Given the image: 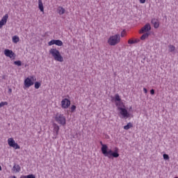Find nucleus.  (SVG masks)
<instances>
[{"label":"nucleus","mask_w":178,"mask_h":178,"mask_svg":"<svg viewBox=\"0 0 178 178\" xmlns=\"http://www.w3.org/2000/svg\"><path fill=\"white\" fill-rule=\"evenodd\" d=\"M102 145V154L108 157V159H112L113 158H118L119 157V149L115 148L114 152H112V149H108V145H104L102 142H101Z\"/></svg>","instance_id":"1"},{"label":"nucleus","mask_w":178,"mask_h":178,"mask_svg":"<svg viewBox=\"0 0 178 178\" xmlns=\"http://www.w3.org/2000/svg\"><path fill=\"white\" fill-rule=\"evenodd\" d=\"M49 54L52 56L56 61L60 63L64 61V58L58 49L56 48H51L49 50Z\"/></svg>","instance_id":"2"},{"label":"nucleus","mask_w":178,"mask_h":178,"mask_svg":"<svg viewBox=\"0 0 178 178\" xmlns=\"http://www.w3.org/2000/svg\"><path fill=\"white\" fill-rule=\"evenodd\" d=\"M120 42V34H115L109 37L108 43L111 46H115Z\"/></svg>","instance_id":"3"},{"label":"nucleus","mask_w":178,"mask_h":178,"mask_svg":"<svg viewBox=\"0 0 178 178\" xmlns=\"http://www.w3.org/2000/svg\"><path fill=\"white\" fill-rule=\"evenodd\" d=\"M55 120L59 124L62 126H65L66 124V117L64 114H60V113H57L55 115Z\"/></svg>","instance_id":"4"},{"label":"nucleus","mask_w":178,"mask_h":178,"mask_svg":"<svg viewBox=\"0 0 178 178\" xmlns=\"http://www.w3.org/2000/svg\"><path fill=\"white\" fill-rule=\"evenodd\" d=\"M36 81V78L34 76H29L24 80V84L25 88H29L34 85V82Z\"/></svg>","instance_id":"5"},{"label":"nucleus","mask_w":178,"mask_h":178,"mask_svg":"<svg viewBox=\"0 0 178 178\" xmlns=\"http://www.w3.org/2000/svg\"><path fill=\"white\" fill-rule=\"evenodd\" d=\"M118 110L120 111V118L122 119H127L130 118V113L126 110V108H123V107H118Z\"/></svg>","instance_id":"6"},{"label":"nucleus","mask_w":178,"mask_h":178,"mask_svg":"<svg viewBox=\"0 0 178 178\" xmlns=\"http://www.w3.org/2000/svg\"><path fill=\"white\" fill-rule=\"evenodd\" d=\"M8 144L10 147H13L15 149H20V146L17 143H15V141L13 138L8 139Z\"/></svg>","instance_id":"7"},{"label":"nucleus","mask_w":178,"mask_h":178,"mask_svg":"<svg viewBox=\"0 0 178 178\" xmlns=\"http://www.w3.org/2000/svg\"><path fill=\"white\" fill-rule=\"evenodd\" d=\"M71 105V102L69 100V99H63L61 101V107L64 109L68 108Z\"/></svg>","instance_id":"8"},{"label":"nucleus","mask_w":178,"mask_h":178,"mask_svg":"<svg viewBox=\"0 0 178 178\" xmlns=\"http://www.w3.org/2000/svg\"><path fill=\"white\" fill-rule=\"evenodd\" d=\"M8 17V14H6L4 16H3V17L0 20V29H1L3 26H5L7 24Z\"/></svg>","instance_id":"9"},{"label":"nucleus","mask_w":178,"mask_h":178,"mask_svg":"<svg viewBox=\"0 0 178 178\" xmlns=\"http://www.w3.org/2000/svg\"><path fill=\"white\" fill-rule=\"evenodd\" d=\"M149 31H151V24H149V23H147L143 27H142L140 33H147Z\"/></svg>","instance_id":"10"},{"label":"nucleus","mask_w":178,"mask_h":178,"mask_svg":"<svg viewBox=\"0 0 178 178\" xmlns=\"http://www.w3.org/2000/svg\"><path fill=\"white\" fill-rule=\"evenodd\" d=\"M4 55L7 57L12 58L15 56V53L13 51V50L6 49L4 50Z\"/></svg>","instance_id":"11"},{"label":"nucleus","mask_w":178,"mask_h":178,"mask_svg":"<svg viewBox=\"0 0 178 178\" xmlns=\"http://www.w3.org/2000/svg\"><path fill=\"white\" fill-rule=\"evenodd\" d=\"M151 23L154 25V29L159 28V20L156 18L152 19Z\"/></svg>","instance_id":"12"},{"label":"nucleus","mask_w":178,"mask_h":178,"mask_svg":"<svg viewBox=\"0 0 178 178\" xmlns=\"http://www.w3.org/2000/svg\"><path fill=\"white\" fill-rule=\"evenodd\" d=\"M60 130V127L58 124H54V136H57Z\"/></svg>","instance_id":"13"},{"label":"nucleus","mask_w":178,"mask_h":178,"mask_svg":"<svg viewBox=\"0 0 178 178\" xmlns=\"http://www.w3.org/2000/svg\"><path fill=\"white\" fill-rule=\"evenodd\" d=\"M57 12L60 15H63L65 13L66 10L62 6H58L57 9Z\"/></svg>","instance_id":"14"},{"label":"nucleus","mask_w":178,"mask_h":178,"mask_svg":"<svg viewBox=\"0 0 178 178\" xmlns=\"http://www.w3.org/2000/svg\"><path fill=\"white\" fill-rule=\"evenodd\" d=\"M140 42V39L136 38V39H129L128 40V44H134Z\"/></svg>","instance_id":"15"},{"label":"nucleus","mask_w":178,"mask_h":178,"mask_svg":"<svg viewBox=\"0 0 178 178\" xmlns=\"http://www.w3.org/2000/svg\"><path fill=\"white\" fill-rule=\"evenodd\" d=\"M38 8L41 12H44V5L42 0H38Z\"/></svg>","instance_id":"16"},{"label":"nucleus","mask_w":178,"mask_h":178,"mask_svg":"<svg viewBox=\"0 0 178 178\" xmlns=\"http://www.w3.org/2000/svg\"><path fill=\"white\" fill-rule=\"evenodd\" d=\"M13 171L15 172H19L21 171V167L19 165H14L13 167Z\"/></svg>","instance_id":"17"},{"label":"nucleus","mask_w":178,"mask_h":178,"mask_svg":"<svg viewBox=\"0 0 178 178\" xmlns=\"http://www.w3.org/2000/svg\"><path fill=\"white\" fill-rule=\"evenodd\" d=\"M148 36H149V33H143V34L140 36V40H145V39L148 38Z\"/></svg>","instance_id":"18"},{"label":"nucleus","mask_w":178,"mask_h":178,"mask_svg":"<svg viewBox=\"0 0 178 178\" xmlns=\"http://www.w3.org/2000/svg\"><path fill=\"white\" fill-rule=\"evenodd\" d=\"M55 44L58 47H62L63 45V42L60 40H55Z\"/></svg>","instance_id":"19"},{"label":"nucleus","mask_w":178,"mask_h":178,"mask_svg":"<svg viewBox=\"0 0 178 178\" xmlns=\"http://www.w3.org/2000/svg\"><path fill=\"white\" fill-rule=\"evenodd\" d=\"M131 127H133V124H131V122H128V124L124 127V129L129 130Z\"/></svg>","instance_id":"20"},{"label":"nucleus","mask_w":178,"mask_h":178,"mask_svg":"<svg viewBox=\"0 0 178 178\" xmlns=\"http://www.w3.org/2000/svg\"><path fill=\"white\" fill-rule=\"evenodd\" d=\"M13 42L14 43H17V42H19V36L14 35V36L13 37Z\"/></svg>","instance_id":"21"},{"label":"nucleus","mask_w":178,"mask_h":178,"mask_svg":"<svg viewBox=\"0 0 178 178\" xmlns=\"http://www.w3.org/2000/svg\"><path fill=\"white\" fill-rule=\"evenodd\" d=\"M114 99H115V102H120V101L122 100V99H120V96H119V95H115Z\"/></svg>","instance_id":"22"},{"label":"nucleus","mask_w":178,"mask_h":178,"mask_svg":"<svg viewBox=\"0 0 178 178\" xmlns=\"http://www.w3.org/2000/svg\"><path fill=\"white\" fill-rule=\"evenodd\" d=\"M41 86L40 82H35V88L39 89Z\"/></svg>","instance_id":"23"},{"label":"nucleus","mask_w":178,"mask_h":178,"mask_svg":"<svg viewBox=\"0 0 178 178\" xmlns=\"http://www.w3.org/2000/svg\"><path fill=\"white\" fill-rule=\"evenodd\" d=\"M14 64L19 67L22 66V61L21 60H15L14 61Z\"/></svg>","instance_id":"24"},{"label":"nucleus","mask_w":178,"mask_h":178,"mask_svg":"<svg viewBox=\"0 0 178 178\" xmlns=\"http://www.w3.org/2000/svg\"><path fill=\"white\" fill-rule=\"evenodd\" d=\"M8 102H1L0 103V108L4 106H8Z\"/></svg>","instance_id":"25"},{"label":"nucleus","mask_w":178,"mask_h":178,"mask_svg":"<svg viewBox=\"0 0 178 178\" xmlns=\"http://www.w3.org/2000/svg\"><path fill=\"white\" fill-rule=\"evenodd\" d=\"M54 44H55V40H51V41H49L48 42L49 46H52V45H54Z\"/></svg>","instance_id":"26"},{"label":"nucleus","mask_w":178,"mask_h":178,"mask_svg":"<svg viewBox=\"0 0 178 178\" xmlns=\"http://www.w3.org/2000/svg\"><path fill=\"white\" fill-rule=\"evenodd\" d=\"M175 50V47L173 46V45H170L169 46V51H170V52H172V51H173Z\"/></svg>","instance_id":"27"},{"label":"nucleus","mask_w":178,"mask_h":178,"mask_svg":"<svg viewBox=\"0 0 178 178\" xmlns=\"http://www.w3.org/2000/svg\"><path fill=\"white\" fill-rule=\"evenodd\" d=\"M76 109V106H72L71 107V112L74 113Z\"/></svg>","instance_id":"28"},{"label":"nucleus","mask_w":178,"mask_h":178,"mask_svg":"<svg viewBox=\"0 0 178 178\" xmlns=\"http://www.w3.org/2000/svg\"><path fill=\"white\" fill-rule=\"evenodd\" d=\"M115 105H116L118 108H121L120 106L122 105V102H117V103H115Z\"/></svg>","instance_id":"29"},{"label":"nucleus","mask_w":178,"mask_h":178,"mask_svg":"<svg viewBox=\"0 0 178 178\" xmlns=\"http://www.w3.org/2000/svg\"><path fill=\"white\" fill-rule=\"evenodd\" d=\"M163 159H165V160H168L169 159V156H168V155H167V154H163Z\"/></svg>","instance_id":"30"},{"label":"nucleus","mask_w":178,"mask_h":178,"mask_svg":"<svg viewBox=\"0 0 178 178\" xmlns=\"http://www.w3.org/2000/svg\"><path fill=\"white\" fill-rule=\"evenodd\" d=\"M26 178H35V177L33 175H29L28 176H26Z\"/></svg>","instance_id":"31"},{"label":"nucleus","mask_w":178,"mask_h":178,"mask_svg":"<svg viewBox=\"0 0 178 178\" xmlns=\"http://www.w3.org/2000/svg\"><path fill=\"white\" fill-rule=\"evenodd\" d=\"M150 94H151L152 95H154L155 94V90H154V89H152V90H150Z\"/></svg>","instance_id":"32"},{"label":"nucleus","mask_w":178,"mask_h":178,"mask_svg":"<svg viewBox=\"0 0 178 178\" xmlns=\"http://www.w3.org/2000/svg\"><path fill=\"white\" fill-rule=\"evenodd\" d=\"M145 1L146 0H139L140 3H142V4L145 3Z\"/></svg>","instance_id":"33"},{"label":"nucleus","mask_w":178,"mask_h":178,"mask_svg":"<svg viewBox=\"0 0 178 178\" xmlns=\"http://www.w3.org/2000/svg\"><path fill=\"white\" fill-rule=\"evenodd\" d=\"M143 92L147 94L148 92V90H147L146 88H143Z\"/></svg>","instance_id":"34"},{"label":"nucleus","mask_w":178,"mask_h":178,"mask_svg":"<svg viewBox=\"0 0 178 178\" xmlns=\"http://www.w3.org/2000/svg\"><path fill=\"white\" fill-rule=\"evenodd\" d=\"M121 37L122 38L124 37V34H123V32H122V33H121Z\"/></svg>","instance_id":"35"},{"label":"nucleus","mask_w":178,"mask_h":178,"mask_svg":"<svg viewBox=\"0 0 178 178\" xmlns=\"http://www.w3.org/2000/svg\"><path fill=\"white\" fill-rule=\"evenodd\" d=\"M20 178H26V176H22Z\"/></svg>","instance_id":"36"},{"label":"nucleus","mask_w":178,"mask_h":178,"mask_svg":"<svg viewBox=\"0 0 178 178\" xmlns=\"http://www.w3.org/2000/svg\"><path fill=\"white\" fill-rule=\"evenodd\" d=\"M10 178H17L15 176H12Z\"/></svg>","instance_id":"37"},{"label":"nucleus","mask_w":178,"mask_h":178,"mask_svg":"<svg viewBox=\"0 0 178 178\" xmlns=\"http://www.w3.org/2000/svg\"><path fill=\"white\" fill-rule=\"evenodd\" d=\"M1 170H2V168H1V166L0 165V171H1Z\"/></svg>","instance_id":"38"},{"label":"nucleus","mask_w":178,"mask_h":178,"mask_svg":"<svg viewBox=\"0 0 178 178\" xmlns=\"http://www.w3.org/2000/svg\"><path fill=\"white\" fill-rule=\"evenodd\" d=\"M9 91L11 92H12V89H9Z\"/></svg>","instance_id":"39"},{"label":"nucleus","mask_w":178,"mask_h":178,"mask_svg":"<svg viewBox=\"0 0 178 178\" xmlns=\"http://www.w3.org/2000/svg\"><path fill=\"white\" fill-rule=\"evenodd\" d=\"M175 178H178V177H175Z\"/></svg>","instance_id":"40"}]
</instances>
